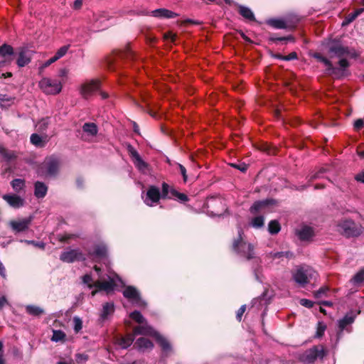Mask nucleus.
<instances>
[{"label": "nucleus", "mask_w": 364, "mask_h": 364, "mask_svg": "<svg viewBox=\"0 0 364 364\" xmlns=\"http://www.w3.org/2000/svg\"><path fill=\"white\" fill-rule=\"evenodd\" d=\"M129 317L136 323L141 324L134 328V333L135 335L152 336L156 338L164 353H168L171 351V347L169 342L147 323L146 319L139 311H134L130 313Z\"/></svg>", "instance_id": "f257e3e1"}, {"label": "nucleus", "mask_w": 364, "mask_h": 364, "mask_svg": "<svg viewBox=\"0 0 364 364\" xmlns=\"http://www.w3.org/2000/svg\"><path fill=\"white\" fill-rule=\"evenodd\" d=\"M292 277L296 284L304 287L311 280L316 279L317 273L312 267L308 265H301L296 267L292 273Z\"/></svg>", "instance_id": "f03ea898"}, {"label": "nucleus", "mask_w": 364, "mask_h": 364, "mask_svg": "<svg viewBox=\"0 0 364 364\" xmlns=\"http://www.w3.org/2000/svg\"><path fill=\"white\" fill-rule=\"evenodd\" d=\"M338 230L343 235L350 237L359 236L363 232V228L352 220L343 219L338 224Z\"/></svg>", "instance_id": "7ed1b4c3"}, {"label": "nucleus", "mask_w": 364, "mask_h": 364, "mask_svg": "<svg viewBox=\"0 0 364 364\" xmlns=\"http://www.w3.org/2000/svg\"><path fill=\"white\" fill-rule=\"evenodd\" d=\"M124 287V282L121 278L115 273H110L108 276V281H97L95 282L94 286L97 289L92 292L94 296L98 291H105L109 292L113 291L114 287L118 286Z\"/></svg>", "instance_id": "20e7f679"}, {"label": "nucleus", "mask_w": 364, "mask_h": 364, "mask_svg": "<svg viewBox=\"0 0 364 364\" xmlns=\"http://www.w3.org/2000/svg\"><path fill=\"white\" fill-rule=\"evenodd\" d=\"M243 234L241 228L238 230V238L233 242L232 248L241 257L247 259L254 257V247L250 243H247L242 240Z\"/></svg>", "instance_id": "39448f33"}, {"label": "nucleus", "mask_w": 364, "mask_h": 364, "mask_svg": "<svg viewBox=\"0 0 364 364\" xmlns=\"http://www.w3.org/2000/svg\"><path fill=\"white\" fill-rule=\"evenodd\" d=\"M38 86L41 91L48 95H58L63 88V84L59 80L46 77L39 81Z\"/></svg>", "instance_id": "423d86ee"}, {"label": "nucleus", "mask_w": 364, "mask_h": 364, "mask_svg": "<svg viewBox=\"0 0 364 364\" xmlns=\"http://www.w3.org/2000/svg\"><path fill=\"white\" fill-rule=\"evenodd\" d=\"M59 168V161L55 157H49L39 166L37 173L41 176H53L58 171Z\"/></svg>", "instance_id": "0eeeda50"}, {"label": "nucleus", "mask_w": 364, "mask_h": 364, "mask_svg": "<svg viewBox=\"0 0 364 364\" xmlns=\"http://www.w3.org/2000/svg\"><path fill=\"white\" fill-rule=\"evenodd\" d=\"M325 355L322 346H315L299 355V360L305 364L313 363L317 359H322Z\"/></svg>", "instance_id": "6e6552de"}, {"label": "nucleus", "mask_w": 364, "mask_h": 364, "mask_svg": "<svg viewBox=\"0 0 364 364\" xmlns=\"http://www.w3.org/2000/svg\"><path fill=\"white\" fill-rule=\"evenodd\" d=\"M123 296L129 300L134 306L143 308L146 303L141 297L139 291L133 286H127L123 291Z\"/></svg>", "instance_id": "1a4fd4ad"}, {"label": "nucleus", "mask_w": 364, "mask_h": 364, "mask_svg": "<svg viewBox=\"0 0 364 364\" xmlns=\"http://www.w3.org/2000/svg\"><path fill=\"white\" fill-rule=\"evenodd\" d=\"M60 259L63 262L73 263L76 261L85 260V257L82 252L78 248L68 249L60 254Z\"/></svg>", "instance_id": "9d476101"}, {"label": "nucleus", "mask_w": 364, "mask_h": 364, "mask_svg": "<svg viewBox=\"0 0 364 364\" xmlns=\"http://www.w3.org/2000/svg\"><path fill=\"white\" fill-rule=\"evenodd\" d=\"M100 82L98 80H91L82 83L80 87V93L85 99L92 96L100 89Z\"/></svg>", "instance_id": "9b49d317"}, {"label": "nucleus", "mask_w": 364, "mask_h": 364, "mask_svg": "<svg viewBox=\"0 0 364 364\" xmlns=\"http://www.w3.org/2000/svg\"><path fill=\"white\" fill-rule=\"evenodd\" d=\"M161 198L159 188L151 186L149 188L146 193L142 194V199L148 206H154L156 205Z\"/></svg>", "instance_id": "f8f14e48"}, {"label": "nucleus", "mask_w": 364, "mask_h": 364, "mask_svg": "<svg viewBox=\"0 0 364 364\" xmlns=\"http://www.w3.org/2000/svg\"><path fill=\"white\" fill-rule=\"evenodd\" d=\"M33 218L31 216L19 220H11L9 222L11 228L15 232H21L27 230L31 223Z\"/></svg>", "instance_id": "ddd939ff"}, {"label": "nucleus", "mask_w": 364, "mask_h": 364, "mask_svg": "<svg viewBox=\"0 0 364 364\" xmlns=\"http://www.w3.org/2000/svg\"><path fill=\"white\" fill-rule=\"evenodd\" d=\"M128 151L132 159L134 166L142 172L146 171L148 164L141 159L137 151L132 146H128Z\"/></svg>", "instance_id": "4468645a"}, {"label": "nucleus", "mask_w": 364, "mask_h": 364, "mask_svg": "<svg viewBox=\"0 0 364 364\" xmlns=\"http://www.w3.org/2000/svg\"><path fill=\"white\" fill-rule=\"evenodd\" d=\"M2 198L11 207L16 209L25 205V200L16 194H5Z\"/></svg>", "instance_id": "2eb2a0df"}, {"label": "nucleus", "mask_w": 364, "mask_h": 364, "mask_svg": "<svg viewBox=\"0 0 364 364\" xmlns=\"http://www.w3.org/2000/svg\"><path fill=\"white\" fill-rule=\"evenodd\" d=\"M146 15H151L159 18H173L178 16L176 13L166 9H157L150 13H146Z\"/></svg>", "instance_id": "dca6fc26"}, {"label": "nucleus", "mask_w": 364, "mask_h": 364, "mask_svg": "<svg viewBox=\"0 0 364 364\" xmlns=\"http://www.w3.org/2000/svg\"><path fill=\"white\" fill-rule=\"evenodd\" d=\"M14 53V49L11 46L4 44L0 46V56L4 59V61L0 62V68L4 65V63H10L12 60Z\"/></svg>", "instance_id": "f3484780"}, {"label": "nucleus", "mask_w": 364, "mask_h": 364, "mask_svg": "<svg viewBox=\"0 0 364 364\" xmlns=\"http://www.w3.org/2000/svg\"><path fill=\"white\" fill-rule=\"evenodd\" d=\"M314 56L316 58L318 59V61L324 64V65L326 67V70L328 75L336 77L338 75L340 70L334 67L329 60H328L326 58L322 56L320 54H316Z\"/></svg>", "instance_id": "a211bd4d"}, {"label": "nucleus", "mask_w": 364, "mask_h": 364, "mask_svg": "<svg viewBox=\"0 0 364 364\" xmlns=\"http://www.w3.org/2000/svg\"><path fill=\"white\" fill-rule=\"evenodd\" d=\"M295 233L299 240L306 241L310 240L314 236V230L312 228L303 225L295 230Z\"/></svg>", "instance_id": "6ab92c4d"}, {"label": "nucleus", "mask_w": 364, "mask_h": 364, "mask_svg": "<svg viewBox=\"0 0 364 364\" xmlns=\"http://www.w3.org/2000/svg\"><path fill=\"white\" fill-rule=\"evenodd\" d=\"M31 50L26 48H21L19 51L18 57L16 61L17 65L19 67H24L31 62Z\"/></svg>", "instance_id": "aec40b11"}, {"label": "nucleus", "mask_w": 364, "mask_h": 364, "mask_svg": "<svg viewBox=\"0 0 364 364\" xmlns=\"http://www.w3.org/2000/svg\"><path fill=\"white\" fill-rule=\"evenodd\" d=\"M355 316L353 314V313L347 314L343 318L338 321V326L339 328L340 331H343L346 330L348 332L350 331V329H348V326H350L351 324L354 322Z\"/></svg>", "instance_id": "412c9836"}, {"label": "nucleus", "mask_w": 364, "mask_h": 364, "mask_svg": "<svg viewBox=\"0 0 364 364\" xmlns=\"http://www.w3.org/2000/svg\"><path fill=\"white\" fill-rule=\"evenodd\" d=\"M114 312V305L112 302H107L102 305V309L100 314V321L104 322L109 319V316Z\"/></svg>", "instance_id": "4be33fe9"}, {"label": "nucleus", "mask_w": 364, "mask_h": 364, "mask_svg": "<svg viewBox=\"0 0 364 364\" xmlns=\"http://www.w3.org/2000/svg\"><path fill=\"white\" fill-rule=\"evenodd\" d=\"M267 23L277 29H285L289 27V21L287 18H270L267 21Z\"/></svg>", "instance_id": "5701e85b"}, {"label": "nucleus", "mask_w": 364, "mask_h": 364, "mask_svg": "<svg viewBox=\"0 0 364 364\" xmlns=\"http://www.w3.org/2000/svg\"><path fill=\"white\" fill-rule=\"evenodd\" d=\"M329 51L334 53L338 58L350 55L348 48L339 43H334L331 45L329 48Z\"/></svg>", "instance_id": "b1692460"}, {"label": "nucleus", "mask_w": 364, "mask_h": 364, "mask_svg": "<svg viewBox=\"0 0 364 364\" xmlns=\"http://www.w3.org/2000/svg\"><path fill=\"white\" fill-rule=\"evenodd\" d=\"M154 345L151 341L145 338H139L134 343V347L140 351L151 350Z\"/></svg>", "instance_id": "393cba45"}, {"label": "nucleus", "mask_w": 364, "mask_h": 364, "mask_svg": "<svg viewBox=\"0 0 364 364\" xmlns=\"http://www.w3.org/2000/svg\"><path fill=\"white\" fill-rule=\"evenodd\" d=\"M48 192V186L41 181H36L34 184V196L37 198H44Z\"/></svg>", "instance_id": "a878e982"}, {"label": "nucleus", "mask_w": 364, "mask_h": 364, "mask_svg": "<svg viewBox=\"0 0 364 364\" xmlns=\"http://www.w3.org/2000/svg\"><path fill=\"white\" fill-rule=\"evenodd\" d=\"M134 336L136 335L134 333L133 334H129L124 337L119 338L117 339V343L122 348H127L133 343Z\"/></svg>", "instance_id": "bb28decb"}, {"label": "nucleus", "mask_w": 364, "mask_h": 364, "mask_svg": "<svg viewBox=\"0 0 364 364\" xmlns=\"http://www.w3.org/2000/svg\"><path fill=\"white\" fill-rule=\"evenodd\" d=\"M107 254V247L104 243H100L95 246V250L91 255L95 257L102 259L106 257Z\"/></svg>", "instance_id": "cd10ccee"}, {"label": "nucleus", "mask_w": 364, "mask_h": 364, "mask_svg": "<svg viewBox=\"0 0 364 364\" xmlns=\"http://www.w3.org/2000/svg\"><path fill=\"white\" fill-rule=\"evenodd\" d=\"M238 8H239V13L243 18H245V19H247L248 21H253L255 20L254 13L250 8L242 6V5H239Z\"/></svg>", "instance_id": "c85d7f7f"}, {"label": "nucleus", "mask_w": 364, "mask_h": 364, "mask_svg": "<svg viewBox=\"0 0 364 364\" xmlns=\"http://www.w3.org/2000/svg\"><path fill=\"white\" fill-rule=\"evenodd\" d=\"M364 11L363 8L356 9L354 12L349 14L343 20L342 25L346 26L353 22L359 15Z\"/></svg>", "instance_id": "c756f323"}, {"label": "nucleus", "mask_w": 364, "mask_h": 364, "mask_svg": "<svg viewBox=\"0 0 364 364\" xmlns=\"http://www.w3.org/2000/svg\"><path fill=\"white\" fill-rule=\"evenodd\" d=\"M26 311L28 314L38 316L44 313V310L37 306L27 305L26 306Z\"/></svg>", "instance_id": "7c9ffc66"}, {"label": "nucleus", "mask_w": 364, "mask_h": 364, "mask_svg": "<svg viewBox=\"0 0 364 364\" xmlns=\"http://www.w3.org/2000/svg\"><path fill=\"white\" fill-rule=\"evenodd\" d=\"M11 186L17 193H20L25 188V181L21 178H16L11 181Z\"/></svg>", "instance_id": "2f4dec72"}, {"label": "nucleus", "mask_w": 364, "mask_h": 364, "mask_svg": "<svg viewBox=\"0 0 364 364\" xmlns=\"http://www.w3.org/2000/svg\"><path fill=\"white\" fill-rule=\"evenodd\" d=\"M82 129L91 136H95L97 133V127L95 123H85L82 127Z\"/></svg>", "instance_id": "473e14b6"}, {"label": "nucleus", "mask_w": 364, "mask_h": 364, "mask_svg": "<svg viewBox=\"0 0 364 364\" xmlns=\"http://www.w3.org/2000/svg\"><path fill=\"white\" fill-rule=\"evenodd\" d=\"M267 204V200H260L256 201L254 204L250 207V213L252 214H255L257 212L260 211L263 208H264Z\"/></svg>", "instance_id": "72a5a7b5"}, {"label": "nucleus", "mask_w": 364, "mask_h": 364, "mask_svg": "<svg viewBox=\"0 0 364 364\" xmlns=\"http://www.w3.org/2000/svg\"><path fill=\"white\" fill-rule=\"evenodd\" d=\"M292 255H293L292 252H289V251H287V252H271L267 255V256L271 259L281 258L282 257H286L289 258V257H291Z\"/></svg>", "instance_id": "f704fd0d"}, {"label": "nucleus", "mask_w": 364, "mask_h": 364, "mask_svg": "<svg viewBox=\"0 0 364 364\" xmlns=\"http://www.w3.org/2000/svg\"><path fill=\"white\" fill-rule=\"evenodd\" d=\"M281 230L279 223L277 220H271L268 225V230L270 234L274 235L278 233Z\"/></svg>", "instance_id": "c9c22d12"}, {"label": "nucleus", "mask_w": 364, "mask_h": 364, "mask_svg": "<svg viewBox=\"0 0 364 364\" xmlns=\"http://www.w3.org/2000/svg\"><path fill=\"white\" fill-rule=\"evenodd\" d=\"M65 338V333L60 330H53L51 341L53 342L63 341Z\"/></svg>", "instance_id": "e433bc0d"}, {"label": "nucleus", "mask_w": 364, "mask_h": 364, "mask_svg": "<svg viewBox=\"0 0 364 364\" xmlns=\"http://www.w3.org/2000/svg\"><path fill=\"white\" fill-rule=\"evenodd\" d=\"M354 285H360L364 283V269L358 272L350 280Z\"/></svg>", "instance_id": "4c0bfd02"}, {"label": "nucleus", "mask_w": 364, "mask_h": 364, "mask_svg": "<svg viewBox=\"0 0 364 364\" xmlns=\"http://www.w3.org/2000/svg\"><path fill=\"white\" fill-rule=\"evenodd\" d=\"M14 98L9 97L5 95H0V107L4 108L9 107L14 103Z\"/></svg>", "instance_id": "58836bf2"}, {"label": "nucleus", "mask_w": 364, "mask_h": 364, "mask_svg": "<svg viewBox=\"0 0 364 364\" xmlns=\"http://www.w3.org/2000/svg\"><path fill=\"white\" fill-rule=\"evenodd\" d=\"M70 47V45H65V46L60 47L56 51L55 54L54 55V57L57 59V60L60 59L61 58L64 57L67 54Z\"/></svg>", "instance_id": "ea45409f"}, {"label": "nucleus", "mask_w": 364, "mask_h": 364, "mask_svg": "<svg viewBox=\"0 0 364 364\" xmlns=\"http://www.w3.org/2000/svg\"><path fill=\"white\" fill-rule=\"evenodd\" d=\"M264 220L262 216H257L252 218L250 224L255 228H260L264 225Z\"/></svg>", "instance_id": "a19ab883"}, {"label": "nucleus", "mask_w": 364, "mask_h": 364, "mask_svg": "<svg viewBox=\"0 0 364 364\" xmlns=\"http://www.w3.org/2000/svg\"><path fill=\"white\" fill-rule=\"evenodd\" d=\"M171 196H173V198H176L178 200L181 202H185L188 200V197L186 194L178 193L175 189H171L170 191Z\"/></svg>", "instance_id": "79ce46f5"}, {"label": "nucleus", "mask_w": 364, "mask_h": 364, "mask_svg": "<svg viewBox=\"0 0 364 364\" xmlns=\"http://www.w3.org/2000/svg\"><path fill=\"white\" fill-rule=\"evenodd\" d=\"M269 41L272 42H277V41H293L294 38L291 36H284V37H278L275 34H272L269 36Z\"/></svg>", "instance_id": "37998d69"}, {"label": "nucleus", "mask_w": 364, "mask_h": 364, "mask_svg": "<svg viewBox=\"0 0 364 364\" xmlns=\"http://www.w3.org/2000/svg\"><path fill=\"white\" fill-rule=\"evenodd\" d=\"M50 123V119L49 118H43L41 119L36 124V127L38 131L43 132L45 131L48 124Z\"/></svg>", "instance_id": "c03bdc74"}, {"label": "nucleus", "mask_w": 364, "mask_h": 364, "mask_svg": "<svg viewBox=\"0 0 364 364\" xmlns=\"http://www.w3.org/2000/svg\"><path fill=\"white\" fill-rule=\"evenodd\" d=\"M21 242H24L28 245H32L36 247L44 250L46 247V244L43 242H37L35 240H21Z\"/></svg>", "instance_id": "a18cd8bd"}, {"label": "nucleus", "mask_w": 364, "mask_h": 364, "mask_svg": "<svg viewBox=\"0 0 364 364\" xmlns=\"http://www.w3.org/2000/svg\"><path fill=\"white\" fill-rule=\"evenodd\" d=\"M171 189H173V188H170V186L167 183H163L162 193L161 194V197L173 198V196H171V193H170Z\"/></svg>", "instance_id": "49530a36"}, {"label": "nucleus", "mask_w": 364, "mask_h": 364, "mask_svg": "<svg viewBox=\"0 0 364 364\" xmlns=\"http://www.w3.org/2000/svg\"><path fill=\"white\" fill-rule=\"evenodd\" d=\"M30 140L31 142L36 146H41L43 145L42 138L38 134H32Z\"/></svg>", "instance_id": "de8ad7c7"}, {"label": "nucleus", "mask_w": 364, "mask_h": 364, "mask_svg": "<svg viewBox=\"0 0 364 364\" xmlns=\"http://www.w3.org/2000/svg\"><path fill=\"white\" fill-rule=\"evenodd\" d=\"M326 329V324L321 321H319L317 324L316 337H317V338L321 337L323 335Z\"/></svg>", "instance_id": "09e8293b"}, {"label": "nucleus", "mask_w": 364, "mask_h": 364, "mask_svg": "<svg viewBox=\"0 0 364 364\" xmlns=\"http://www.w3.org/2000/svg\"><path fill=\"white\" fill-rule=\"evenodd\" d=\"M73 324H74V331L76 333H78L82 328V320L77 317L75 316L73 318Z\"/></svg>", "instance_id": "8fccbe9b"}, {"label": "nucleus", "mask_w": 364, "mask_h": 364, "mask_svg": "<svg viewBox=\"0 0 364 364\" xmlns=\"http://www.w3.org/2000/svg\"><path fill=\"white\" fill-rule=\"evenodd\" d=\"M91 21L93 23V29L94 30L99 31V30L103 29V26L100 25L101 22L100 23H98V21H99L98 16H97L96 14H94Z\"/></svg>", "instance_id": "3c124183"}, {"label": "nucleus", "mask_w": 364, "mask_h": 364, "mask_svg": "<svg viewBox=\"0 0 364 364\" xmlns=\"http://www.w3.org/2000/svg\"><path fill=\"white\" fill-rule=\"evenodd\" d=\"M2 156L8 161H11L12 159L16 158V154L14 151H10L6 149L2 155Z\"/></svg>", "instance_id": "603ef678"}, {"label": "nucleus", "mask_w": 364, "mask_h": 364, "mask_svg": "<svg viewBox=\"0 0 364 364\" xmlns=\"http://www.w3.org/2000/svg\"><path fill=\"white\" fill-rule=\"evenodd\" d=\"M56 61H57V59L53 56V57L50 58V59H48V60L45 61L43 63H42L41 65L40 66L39 69L41 70H43Z\"/></svg>", "instance_id": "864d4df0"}, {"label": "nucleus", "mask_w": 364, "mask_h": 364, "mask_svg": "<svg viewBox=\"0 0 364 364\" xmlns=\"http://www.w3.org/2000/svg\"><path fill=\"white\" fill-rule=\"evenodd\" d=\"M82 282L84 284H87V286L89 287V288H92L94 286V284H92V276L90 274H85L82 277Z\"/></svg>", "instance_id": "5fc2aeb1"}, {"label": "nucleus", "mask_w": 364, "mask_h": 364, "mask_svg": "<svg viewBox=\"0 0 364 364\" xmlns=\"http://www.w3.org/2000/svg\"><path fill=\"white\" fill-rule=\"evenodd\" d=\"M328 289L327 287H321L318 291L314 292V297L316 299L321 298L323 295L326 294Z\"/></svg>", "instance_id": "6e6d98bb"}, {"label": "nucleus", "mask_w": 364, "mask_h": 364, "mask_svg": "<svg viewBox=\"0 0 364 364\" xmlns=\"http://www.w3.org/2000/svg\"><path fill=\"white\" fill-rule=\"evenodd\" d=\"M300 304L306 308H311L314 306V302L306 299H302L300 300Z\"/></svg>", "instance_id": "4d7b16f0"}, {"label": "nucleus", "mask_w": 364, "mask_h": 364, "mask_svg": "<svg viewBox=\"0 0 364 364\" xmlns=\"http://www.w3.org/2000/svg\"><path fill=\"white\" fill-rule=\"evenodd\" d=\"M297 58V54L295 52H292L288 55L281 56V60L289 61Z\"/></svg>", "instance_id": "13d9d810"}, {"label": "nucleus", "mask_w": 364, "mask_h": 364, "mask_svg": "<svg viewBox=\"0 0 364 364\" xmlns=\"http://www.w3.org/2000/svg\"><path fill=\"white\" fill-rule=\"evenodd\" d=\"M245 309H246V306L245 305H242L237 311V314H236V317H237V319L240 321L241 319H242V316L243 315V314L245 313Z\"/></svg>", "instance_id": "bf43d9fd"}, {"label": "nucleus", "mask_w": 364, "mask_h": 364, "mask_svg": "<svg viewBox=\"0 0 364 364\" xmlns=\"http://www.w3.org/2000/svg\"><path fill=\"white\" fill-rule=\"evenodd\" d=\"M231 166L235 168H237L238 170L241 171L242 172H245L247 169V166L245 164H232Z\"/></svg>", "instance_id": "052dcab7"}, {"label": "nucleus", "mask_w": 364, "mask_h": 364, "mask_svg": "<svg viewBox=\"0 0 364 364\" xmlns=\"http://www.w3.org/2000/svg\"><path fill=\"white\" fill-rule=\"evenodd\" d=\"M218 204H220V205L222 204V201L220 199L210 198L208 200V207H213Z\"/></svg>", "instance_id": "680f3d73"}, {"label": "nucleus", "mask_w": 364, "mask_h": 364, "mask_svg": "<svg viewBox=\"0 0 364 364\" xmlns=\"http://www.w3.org/2000/svg\"><path fill=\"white\" fill-rule=\"evenodd\" d=\"M119 55H120V57H122V58H133L134 56V54L132 50L129 49L127 51L120 53Z\"/></svg>", "instance_id": "e2e57ef3"}, {"label": "nucleus", "mask_w": 364, "mask_h": 364, "mask_svg": "<svg viewBox=\"0 0 364 364\" xmlns=\"http://www.w3.org/2000/svg\"><path fill=\"white\" fill-rule=\"evenodd\" d=\"M364 126V120L363 119H358L354 122V127L356 129H360Z\"/></svg>", "instance_id": "0e129e2a"}, {"label": "nucleus", "mask_w": 364, "mask_h": 364, "mask_svg": "<svg viewBox=\"0 0 364 364\" xmlns=\"http://www.w3.org/2000/svg\"><path fill=\"white\" fill-rule=\"evenodd\" d=\"M164 38L166 40H169L171 42H174L176 38V36L175 34L172 33L171 32H169L164 35Z\"/></svg>", "instance_id": "69168bd1"}, {"label": "nucleus", "mask_w": 364, "mask_h": 364, "mask_svg": "<svg viewBox=\"0 0 364 364\" xmlns=\"http://www.w3.org/2000/svg\"><path fill=\"white\" fill-rule=\"evenodd\" d=\"M355 179L358 182L364 183V171L358 173L355 176Z\"/></svg>", "instance_id": "338daca9"}, {"label": "nucleus", "mask_w": 364, "mask_h": 364, "mask_svg": "<svg viewBox=\"0 0 364 364\" xmlns=\"http://www.w3.org/2000/svg\"><path fill=\"white\" fill-rule=\"evenodd\" d=\"M339 65L342 69L347 68L349 65V63L346 59L342 58L339 60Z\"/></svg>", "instance_id": "774afa93"}]
</instances>
